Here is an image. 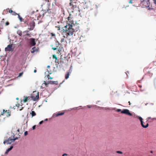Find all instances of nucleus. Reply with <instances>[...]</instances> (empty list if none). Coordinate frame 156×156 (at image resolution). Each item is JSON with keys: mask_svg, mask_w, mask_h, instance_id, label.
Here are the masks:
<instances>
[{"mask_svg": "<svg viewBox=\"0 0 156 156\" xmlns=\"http://www.w3.org/2000/svg\"><path fill=\"white\" fill-rule=\"evenodd\" d=\"M44 1H45L46 2H49L51 1V0H43Z\"/></svg>", "mask_w": 156, "mask_h": 156, "instance_id": "a18cd8bd", "label": "nucleus"}, {"mask_svg": "<svg viewBox=\"0 0 156 156\" xmlns=\"http://www.w3.org/2000/svg\"><path fill=\"white\" fill-rule=\"evenodd\" d=\"M140 0L141 1V2L142 3L143 5L144 6L148 7L149 6L150 3H149V2L148 1H147L146 0Z\"/></svg>", "mask_w": 156, "mask_h": 156, "instance_id": "9d476101", "label": "nucleus"}, {"mask_svg": "<svg viewBox=\"0 0 156 156\" xmlns=\"http://www.w3.org/2000/svg\"><path fill=\"white\" fill-rule=\"evenodd\" d=\"M48 120V119H46L45 120V121H47Z\"/></svg>", "mask_w": 156, "mask_h": 156, "instance_id": "4d7b16f0", "label": "nucleus"}, {"mask_svg": "<svg viewBox=\"0 0 156 156\" xmlns=\"http://www.w3.org/2000/svg\"><path fill=\"white\" fill-rule=\"evenodd\" d=\"M43 122H44V121H43V120H42V121H41V122H39V124H40V125H41V124H42L43 123Z\"/></svg>", "mask_w": 156, "mask_h": 156, "instance_id": "79ce46f5", "label": "nucleus"}, {"mask_svg": "<svg viewBox=\"0 0 156 156\" xmlns=\"http://www.w3.org/2000/svg\"><path fill=\"white\" fill-rule=\"evenodd\" d=\"M153 64L154 65L156 66V61H154V62H153Z\"/></svg>", "mask_w": 156, "mask_h": 156, "instance_id": "09e8293b", "label": "nucleus"}, {"mask_svg": "<svg viewBox=\"0 0 156 156\" xmlns=\"http://www.w3.org/2000/svg\"><path fill=\"white\" fill-rule=\"evenodd\" d=\"M12 49H5V51H13L12 50Z\"/></svg>", "mask_w": 156, "mask_h": 156, "instance_id": "4c0bfd02", "label": "nucleus"}, {"mask_svg": "<svg viewBox=\"0 0 156 156\" xmlns=\"http://www.w3.org/2000/svg\"><path fill=\"white\" fill-rule=\"evenodd\" d=\"M67 154H63L62 156H67Z\"/></svg>", "mask_w": 156, "mask_h": 156, "instance_id": "603ef678", "label": "nucleus"}, {"mask_svg": "<svg viewBox=\"0 0 156 156\" xmlns=\"http://www.w3.org/2000/svg\"><path fill=\"white\" fill-rule=\"evenodd\" d=\"M52 57L53 58H55V62H56V60L57 59V58L56 57V55H53Z\"/></svg>", "mask_w": 156, "mask_h": 156, "instance_id": "cd10ccee", "label": "nucleus"}, {"mask_svg": "<svg viewBox=\"0 0 156 156\" xmlns=\"http://www.w3.org/2000/svg\"><path fill=\"white\" fill-rule=\"evenodd\" d=\"M13 45L10 44L8 45L7 47H6L5 49H12L13 47Z\"/></svg>", "mask_w": 156, "mask_h": 156, "instance_id": "412c9836", "label": "nucleus"}, {"mask_svg": "<svg viewBox=\"0 0 156 156\" xmlns=\"http://www.w3.org/2000/svg\"><path fill=\"white\" fill-rule=\"evenodd\" d=\"M70 71L67 72L65 76V79H67L69 77V76L70 75Z\"/></svg>", "mask_w": 156, "mask_h": 156, "instance_id": "f3484780", "label": "nucleus"}, {"mask_svg": "<svg viewBox=\"0 0 156 156\" xmlns=\"http://www.w3.org/2000/svg\"><path fill=\"white\" fill-rule=\"evenodd\" d=\"M13 148V146L12 145H11L10 147L8 148L6 150V151L5 152V154H7L9 152L11 151Z\"/></svg>", "mask_w": 156, "mask_h": 156, "instance_id": "dca6fc26", "label": "nucleus"}, {"mask_svg": "<svg viewBox=\"0 0 156 156\" xmlns=\"http://www.w3.org/2000/svg\"><path fill=\"white\" fill-rule=\"evenodd\" d=\"M16 106L18 108L20 106V105L19 104H18L16 105Z\"/></svg>", "mask_w": 156, "mask_h": 156, "instance_id": "de8ad7c7", "label": "nucleus"}, {"mask_svg": "<svg viewBox=\"0 0 156 156\" xmlns=\"http://www.w3.org/2000/svg\"><path fill=\"white\" fill-rule=\"evenodd\" d=\"M17 131L18 132H19V129H18L17 127H14L12 128V131L14 133H15V131Z\"/></svg>", "mask_w": 156, "mask_h": 156, "instance_id": "aec40b11", "label": "nucleus"}, {"mask_svg": "<svg viewBox=\"0 0 156 156\" xmlns=\"http://www.w3.org/2000/svg\"><path fill=\"white\" fill-rule=\"evenodd\" d=\"M139 87H141V86H139Z\"/></svg>", "mask_w": 156, "mask_h": 156, "instance_id": "0e129e2a", "label": "nucleus"}, {"mask_svg": "<svg viewBox=\"0 0 156 156\" xmlns=\"http://www.w3.org/2000/svg\"><path fill=\"white\" fill-rule=\"evenodd\" d=\"M43 84L45 87H47L48 85L49 84V83H48V82L46 83L45 81H44V83H43Z\"/></svg>", "mask_w": 156, "mask_h": 156, "instance_id": "a878e982", "label": "nucleus"}, {"mask_svg": "<svg viewBox=\"0 0 156 156\" xmlns=\"http://www.w3.org/2000/svg\"><path fill=\"white\" fill-rule=\"evenodd\" d=\"M27 24L30 27L28 28V29L29 30H33L35 26V23L33 21H31L29 23H27Z\"/></svg>", "mask_w": 156, "mask_h": 156, "instance_id": "423d86ee", "label": "nucleus"}, {"mask_svg": "<svg viewBox=\"0 0 156 156\" xmlns=\"http://www.w3.org/2000/svg\"><path fill=\"white\" fill-rule=\"evenodd\" d=\"M121 113L122 114H124L128 115L129 116H132V114L130 113L129 110L127 109H124L122 111H121Z\"/></svg>", "mask_w": 156, "mask_h": 156, "instance_id": "1a4fd4ad", "label": "nucleus"}, {"mask_svg": "<svg viewBox=\"0 0 156 156\" xmlns=\"http://www.w3.org/2000/svg\"><path fill=\"white\" fill-rule=\"evenodd\" d=\"M44 85V84L43 83L42 84V85L41 86V89H44L45 88V87L44 86H44H43Z\"/></svg>", "mask_w": 156, "mask_h": 156, "instance_id": "58836bf2", "label": "nucleus"}, {"mask_svg": "<svg viewBox=\"0 0 156 156\" xmlns=\"http://www.w3.org/2000/svg\"><path fill=\"white\" fill-rule=\"evenodd\" d=\"M23 72L20 73L19 74V75L18 76L19 77H20L21 76L23 75Z\"/></svg>", "mask_w": 156, "mask_h": 156, "instance_id": "e433bc0d", "label": "nucleus"}, {"mask_svg": "<svg viewBox=\"0 0 156 156\" xmlns=\"http://www.w3.org/2000/svg\"><path fill=\"white\" fill-rule=\"evenodd\" d=\"M18 14L17 13L13 11L12 13V14L13 15L16 16V15H18Z\"/></svg>", "mask_w": 156, "mask_h": 156, "instance_id": "7c9ffc66", "label": "nucleus"}, {"mask_svg": "<svg viewBox=\"0 0 156 156\" xmlns=\"http://www.w3.org/2000/svg\"><path fill=\"white\" fill-rule=\"evenodd\" d=\"M116 111L117 112H120L121 111V110L120 109H118L116 110Z\"/></svg>", "mask_w": 156, "mask_h": 156, "instance_id": "ea45409f", "label": "nucleus"}, {"mask_svg": "<svg viewBox=\"0 0 156 156\" xmlns=\"http://www.w3.org/2000/svg\"><path fill=\"white\" fill-rule=\"evenodd\" d=\"M18 18H19V20H20V22H22V20H23L22 18V17H21V16H20L19 14H18Z\"/></svg>", "mask_w": 156, "mask_h": 156, "instance_id": "bb28decb", "label": "nucleus"}, {"mask_svg": "<svg viewBox=\"0 0 156 156\" xmlns=\"http://www.w3.org/2000/svg\"><path fill=\"white\" fill-rule=\"evenodd\" d=\"M19 110H22V109H20Z\"/></svg>", "mask_w": 156, "mask_h": 156, "instance_id": "774afa93", "label": "nucleus"}, {"mask_svg": "<svg viewBox=\"0 0 156 156\" xmlns=\"http://www.w3.org/2000/svg\"><path fill=\"white\" fill-rule=\"evenodd\" d=\"M138 119H139L141 122L142 126L144 128H146L148 126L149 124L148 123H145L143 121V119L141 117H138Z\"/></svg>", "mask_w": 156, "mask_h": 156, "instance_id": "0eeeda50", "label": "nucleus"}, {"mask_svg": "<svg viewBox=\"0 0 156 156\" xmlns=\"http://www.w3.org/2000/svg\"><path fill=\"white\" fill-rule=\"evenodd\" d=\"M5 110V111L4 114L5 113V115H6V116L7 117H9V116H10L11 115V113L10 110Z\"/></svg>", "mask_w": 156, "mask_h": 156, "instance_id": "ddd939ff", "label": "nucleus"}, {"mask_svg": "<svg viewBox=\"0 0 156 156\" xmlns=\"http://www.w3.org/2000/svg\"><path fill=\"white\" fill-rule=\"evenodd\" d=\"M7 9L9 10V13H12L13 11L11 9H9V8H8V9H7Z\"/></svg>", "mask_w": 156, "mask_h": 156, "instance_id": "2f4dec72", "label": "nucleus"}, {"mask_svg": "<svg viewBox=\"0 0 156 156\" xmlns=\"http://www.w3.org/2000/svg\"><path fill=\"white\" fill-rule=\"evenodd\" d=\"M128 103H129V104L130 105H131V103L129 101Z\"/></svg>", "mask_w": 156, "mask_h": 156, "instance_id": "6e6d98bb", "label": "nucleus"}, {"mask_svg": "<svg viewBox=\"0 0 156 156\" xmlns=\"http://www.w3.org/2000/svg\"><path fill=\"white\" fill-rule=\"evenodd\" d=\"M151 153H153V151H151Z\"/></svg>", "mask_w": 156, "mask_h": 156, "instance_id": "052dcab7", "label": "nucleus"}, {"mask_svg": "<svg viewBox=\"0 0 156 156\" xmlns=\"http://www.w3.org/2000/svg\"><path fill=\"white\" fill-rule=\"evenodd\" d=\"M16 99L17 100H18V98H16Z\"/></svg>", "mask_w": 156, "mask_h": 156, "instance_id": "69168bd1", "label": "nucleus"}, {"mask_svg": "<svg viewBox=\"0 0 156 156\" xmlns=\"http://www.w3.org/2000/svg\"><path fill=\"white\" fill-rule=\"evenodd\" d=\"M63 36L61 38L60 42L64 41L65 38H69L72 36L74 31L73 29L70 28L69 27L65 26L62 30Z\"/></svg>", "mask_w": 156, "mask_h": 156, "instance_id": "f257e3e1", "label": "nucleus"}, {"mask_svg": "<svg viewBox=\"0 0 156 156\" xmlns=\"http://www.w3.org/2000/svg\"><path fill=\"white\" fill-rule=\"evenodd\" d=\"M116 153L119 154H122L123 153L122 152L120 151H116Z\"/></svg>", "mask_w": 156, "mask_h": 156, "instance_id": "c9c22d12", "label": "nucleus"}, {"mask_svg": "<svg viewBox=\"0 0 156 156\" xmlns=\"http://www.w3.org/2000/svg\"><path fill=\"white\" fill-rule=\"evenodd\" d=\"M35 47H34L33 48H32V49H35Z\"/></svg>", "mask_w": 156, "mask_h": 156, "instance_id": "13d9d810", "label": "nucleus"}, {"mask_svg": "<svg viewBox=\"0 0 156 156\" xmlns=\"http://www.w3.org/2000/svg\"><path fill=\"white\" fill-rule=\"evenodd\" d=\"M67 19L68 21H67V22H68V21L69 23H67L68 25H67L65 26L69 27L70 28L73 29L72 27L74 25V21L73 20V17H72V16L71 14H69V16Z\"/></svg>", "mask_w": 156, "mask_h": 156, "instance_id": "7ed1b4c3", "label": "nucleus"}, {"mask_svg": "<svg viewBox=\"0 0 156 156\" xmlns=\"http://www.w3.org/2000/svg\"><path fill=\"white\" fill-rule=\"evenodd\" d=\"M1 30H0V34H1Z\"/></svg>", "mask_w": 156, "mask_h": 156, "instance_id": "bf43d9fd", "label": "nucleus"}, {"mask_svg": "<svg viewBox=\"0 0 156 156\" xmlns=\"http://www.w3.org/2000/svg\"><path fill=\"white\" fill-rule=\"evenodd\" d=\"M30 114H31L32 117L36 115L35 112L34 111H32L30 113Z\"/></svg>", "mask_w": 156, "mask_h": 156, "instance_id": "5701e85b", "label": "nucleus"}, {"mask_svg": "<svg viewBox=\"0 0 156 156\" xmlns=\"http://www.w3.org/2000/svg\"><path fill=\"white\" fill-rule=\"evenodd\" d=\"M38 94L37 95L36 97L34 96H32L31 97H24V98L23 100V101L25 103L28 101L30 100L31 98L32 99L33 101H35L38 99Z\"/></svg>", "mask_w": 156, "mask_h": 156, "instance_id": "20e7f679", "label": "nucleus"}, {"mask_svg": "<svg viewBox=\"0 0 156 156\" xmlns=\"http://www.w3.org/2000/svg\"><path fill=\"white\" fill-rule=\"evenodd\" d=\"M153 1L155 4L156 5V0H153Z\"/></svg>", "mask_w": 156, "mask_h": 156, "instance_id": "3c124183", "label": "nucleus"}, {"mask_svg": "<svg viewBox=\"0 0 156 156\" xmlns=\"http://www.w3.org/2000/svg\"><path fill=\"white\" fill-rule=\"evenodd\" d=\"M150 117H148V119H150Z\"/></svg>", "mask_w": 156, "mask_h": 156, "instance_id": "680f3d73", "label": "nucleus"}, {"mask_svg": "<svg viewBox=\"0 0 156 156\" xmlns=\"http://www.w3.org/2000/svg\"><path fill=\"white\" fill-rule=\"evenodd\" d=\"M87 107L89 108H91V106L89 105H87Z\"/></svg>", "mask_w": 156, "mask_h": 156, "instance_id": "8fccbe9b", "label": "nucleus"}, {"mask_svg": "<svg viewBox=\"0 0 156 156\" xmlns=\"http://www.w3.org/2000/svg\"><path fill=\"white\" fill-rule=\"evenodd\" d=\"M129 3L130 4H132L133 3V0H130Z\"/></svg>", "mask_w": 156, "mask_h": 156, "instance_id": "a19ab883", "label": "nucleus"}, {"mask_svg": "<svg viewBox=\"0 0 156 156\" xmlns=\"http://www.w3.org/2000/svg\"><path fill=\"white\" fill-rule=\"evenodd\" d=\"M5 111V110L3 109L2 110V112H1V113H0V117L1 115H4Z\"/></svg>", "mask_w": 156, "mask_h": 156, "instance_id": "393cba45", "label": "nucleus"}, {"mask_svg": "<svg viewBox=\"0 0 156 156\" xmlns=\"http://www.w3.org/2000/svg\"><path fill=\"white\" fill-rule=\"evenodd\" d=\"M31 34H29L28 33H26V34H25L23 35V36H27L29 37H31Z\"/></svg>", "mask_w": 156, "mask_h": 156, "instance_id": "b1692460", "label": "nucleus"}, {"mask_svg": "<svg viewBox=\"0 0 156 156\" xmlns=\"http://www.w3.org/2000/svg\"><path fill=\"white\" fill-rule=\"evenodd\" d=\"M30 31V30H28V29L27 30H25V31H24L23 32V34H24V33H28Z\"/></svg>", "mask_w": 156, "mask_h": 156, "instance_id": "c85d7f7f", "label": "nucleus"}, {"mask_svg": "<svg viewBox=\"0 0 156 156\" xmlns=\"http://www.w3.org/2000/svg\"><path fill=\"white\" fill-rule=\"evenodd\" d=\"M14 133H13V138L12 139V138L10 137L7 140H6L4 141V144H10L14 142L16 140L18 139L19 137H16L15 138H14Z\"/></svg>", "mask_w": 156, "mask_h": 156, "instance_id": "39448f33", "label": "nucleus"}, {"mask_svg": "<svg viewBox=\"0 0 156 156\" xmlns=\"http://www.w3.org/2000/svg\"><path fill=\"white\" fill-rule=\"evenodd\" d=\"M47 77L48 79H53V77H51L49 75L47 76Z\"/></svg>", "mask_w": 156, "mask_h": 156, "instance_id": "473e14b6", "label": "nucleus"}, {"mask_svg": "<svg viewBox=\"0 0 156 156\" xmlns=\"http://www.w3.org/2000/svg\"><path fill=\"white\" fill-rule=\"evenodd\" d=\"M61 51V49H58L57 53L58 54H60V55L61 54V53H60Z\"/></svg>", "mask_w": 156, "mask_h": 156, "instance_id": "72a5a7b5", "label": "nucleus"}, {"mask_svg": "<svg viewBox=\"0 0 156 156\" xmlns=\"http://www.w3.org/2000/svg\"><path fill=\"white\" fill-rule=\"evenodd\" d=\"M26 34V33H24V34H23V35H24L25 34Z\"/></svg>", "mask_w": 156, "mask_h": 156, "instance_id": "e2e57ef3", "label": "nucleus"}, {"mask_svg": "<svg viewBox=\"0 0 156 156\" xmlns=\"http://www.w3.org/2000/svg\"><path fill=\"white\" fill-rule=\"evenodd\" d=\"M29 41L30 44L31 46H34L36 44L35 39L34 38H30L29 40Z\"/></svg>", "mask_w": 156, "mask_h": 156, "instance_id": "9b49d317", "label": "nucleus"}, {"mask_svg": "<svg viewBox=\"0 0 156 156\" xmlns=\"http://www.w3.org/2000/svg\"><path fill=\"white\" fill-rule=\"evenodd\" d=\"M35 127H36L35 125L34 126L32 127L33 129H35Z\"/></svg>", "mask_w": 156, "mask_h": 156, "instance_id": "49530a36", "label": "nucleus"}, {"mask_svg": "<svg viewBox=\"0 0 156 156\" xmlns=\"http://www.w3.org/2000/svg\"><path fill=\"white\" fill-rule=\"evenodd\" d=\"M36 72H37V70H36V69H35V70H34V73H36Z\"/></svg>", "mask_w": 156, "mask_h": 156, "instance_id": "864d4df0", "label": "nucleus"}, {"mask_svg": "<svg viewBox=\"0 0 156 156\" xmlns=\"http://www.w3.org/2000/svg\"><path fill=\"white\" fill-rule=\"evenodd\" d=\"M50 36V39H54L55 40L56 39V35L55 33H49Z\"/></svg>", "mask_w": 156, "mask_h": 156, "instance_id": "f8f14e48", "label": "nucleus"}, {"mask_svg": "<svg viewBox=\"0 0 156 156\" xmlns=\"http://www.w3.org/2000/svg\"><path fill=\"white\" fill-rule=\"evenodd\" d=\"M70 6H71V8L74 9L76 8V3H75L74 2H71L70 3Z\"/></svg>", "mask_w": 156, "mask_h": 156, "instance_id": "4468645a", "label": "nucleus"}, {"mask_svg": "<svg viewBox=\"0 0 156 156\" xmlns=\"http://www.w3.org/2000/svg\"><path fill=\"white\" fill-rule=\"evenodd\" d=\"M55 45L56 46L52 47L51 49H63L64 48L63 46L60 44L58 42H55Z\"/></svg>", "mask_w": 156, "mask_h": 156, "instance_id": "6e6552de", "label": "nucleus"}, {"mask_svg": "<svg viewBox=\"0 0 156 156\" xmlns=\"http://www.w3.org/2000/svg\"><path fill=\"white\" fill-rule=\"evenodd\" d=\"M50 67V66H47V68H49Z\"/></svg>", "mask_w": 156, "mask_h": 156, "instance_id": "5fc2aeb1", "label": "nucleus"}, {"mask_svg": "<svg viewBox=\"0 0 156 156\" xmlns=\"http://www.w3.org/2000/svg\"><path fill=\"white\" fill-rule=\"evenodd\" d=\"M28 134V133H27V131H26L24 133V135L25 136H26Z\"/></svg>", "mask_w": 156, "mask_h": 156, "instance_id": "37998d69", "label": "nucleus"}, {"mask_svg": "<svg viewBox=\"0 0 156 156\" xmlns=\"http://www.w3.org/2000/svg\"><path fill=\"white\" fill-rule=\"evenodd\" d=\"M64 114V112H59L58 113H56L55 114V116L56 117H57L59 116L62 115Z\"/></svg>", "mask_w": 156, "mask_h": 156, "instance_id": "2eb2a0df", "label": "nucleus"}, {"mask_svg": "<svg viewBox=\"0 0 156 156\" xmlns=\"http://www.w3.org/2000/svg\"><path fill=\"white\" fill-rule=\"evenodd\" d=\"M9 22H8V21H7L5 23V26H8L9 25Z\"/></svg>", "mask_w": 156, "mask_h": 156, "instance_id": "c756f323", "label": "nucleus"}, {"mask_svg": "<svg viewBox=\"0 0 156 156\" xmlns=\"http://www.w3.org/2000/svg\"><path fill=\"white\" fill-rule=\"evenodd\" d=\"M56 27L58 28V30H60V27L59 26H56Z\"/></svg>", "mask_w": 156, "mask_h": 156, "instance_id": "c03bdc74", "label": "nucleus"}, {"mask_svg": "<svg viewBox=\"0 0 156 156\" xmlns=\"http://www.w3.org/2000/svg\"><path fill=\"white\" fill-rule=\"evenodd\" d=\"M17 34L20 36H21L22 35V31L20 30H18L17 31Z\"/></svg>", "mask_w": 156, "mask_h": 156, "instance_id": "4be33fe9", "label": "nucleus"}, {"mask_svg": "<svg viewBox=\"0 0 156 156\" xmlns=\"http://www.w3.org/2000/svg\"><path fill=\"white\" fill-rule=\"evenodd\" d=\"M4 20V19H2V20Z\"/></svg>", "mask_w": 156, "mask_h": 156, "instance_id": "338daca9", "label": "nucleus"}, {"mask_svg": "<svg viewBox=\"0 0 156 156\" xmlns=\"http://www.w3.org/2000/svg\"><path fill=\"white\" fill-rule=\"evenodd\" d=\"M48 83L50 84H55L57 85L58 84L57 82L56 81H52L51 80L48 81Z\"/></svg>", "mask_w": 156, "mask_h": 156, "instance_id": "a211bd4d", "label": "nucleus"}, {"mask_svg": "<svg viewBox=\"0 0 156 156\" xmlns=\"http://www.w3.org/2000/svg\"><path fill=\"white\" fill-rule=\"evenodd\" d=\"M32 51H31V52L32 53H34V52H35L36 51H37L38 49H32Z\"/></svg>", "mask_w": 156, "mask_h": 156, "instance_id": "f704fd0d", "label": "nucleus"}, {"mask_svg": "<svg viewBox=\"0 0 156 156\" xmlns=\"http://www.w3.org/2000/svg\"><path fill=\"white\" fill-rule=\"evenodd\" d=\"M56 11L55 6L52 5L51 8L50 7L43 15L46 14L49 16H53L54 14H55Z\"/></svg>", "mask_w": 156, "mask_h": 156, "instance_id": "f03ea898", "label": "nucleus"}, {"mask_svg": "<svg viewBox=\"0 0 156 156\" xmlns=\"http://www.w3.org/2000/svg\"><path fill=\"white\" fill-rule=\"evenodd\" d=\"M144 71L147 72L148 74H151L150 72L152 71L151 69L149 70L148 68H145L144 69Z\"/></svg>", "mask_w": 156, "mask_h": 156, "instance_id": "6ab92c4d", "label": "nucleus"}]
</instances>
